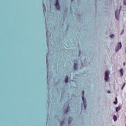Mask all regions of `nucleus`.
Segmentation results:
<instances>
[{"label": "nucleus", "instance_id": "f257e3e1", "mask_svg": "<svg viewBox=\"0 0 126 126\" xmlns=\"http://www.w3.org/2000/svg\"><path fill=\"white\" fill-rule=\"evenodd\" d=\"M122 49V43L120 42L118 43L117 47L115 48L116 52H118L119 50Z\"/></svg>", "mask_w": 126, "mask_h": 126}, {"label": "nucleus", "instance_id": "f03ea898", "mask_svg": "<svg viewBox=\"0 0 126 126\" xmlns=\"http://www.w3.org/2000/svg\"><path fill=\"white\" fill-rule=\"evenodd\" d=\"M109 73H110V72L108 71H106L105 72V81H108V80L109 79Z\"/></svg>", "mask_w": 126, "mask_h": 126}, {"label": "nucleus", "instance_id": "7ed1b4c3", "mask_svg": "<svg viewBox=\"0 0 126 126\" xmlns=\"http://www.w3.org/2000/svg\"><path fill=\"white\" fill-rule=\"evenodd\" d=\"M55 5L56 6V8L58 10H60V4L59 3V0H56V3L55 4Z\"/></svg>", "mask_w": 126, "mask_h": 126}, {"label": "nucleus", "instance_id": "20e7f679", "mask_svg": "<svg viewBox=\"0 0 126 126\" xmlns=\"http://www.w3.org/2000/svg\"><path fill=\"white\" fill-rule=\"evenodd\" d=\"M82 100H83V102L84 104L85 109H86V104H85V103H86V101H85V98H84V96H83Z\"/></svg>", "mask_w": 126, "mask_h": 126}, {"label": "nucleus", "instance_id": "39448f33", "mask_svg": "<svg viewBox=\"0 0 126 126\" xmlns=\"http://www.w3.org/2000/svg\"><path fill=\"white\" fill-rule=\"evenodd\" d=\"M123 68H121L120 69V72H121V76H123V75H124V72H123Z\"/></svg>", "mask_w": 126, "mask_h": 126}, {"label": "nucleus", "instance_id": "423d86ee", "mask_svg": "<svg viewBox=\"0 0 126 126\" xmlns=\"http://www.w3.org/2000/svg\"><path fill=\"white\" fill-rule=\"evenodd\" d=\"M65 83H67L68 82V76H66V78L65 79Z\"/></svg>", "mask_w": 126, "mask_h": 126}, {"label": "nucleus", "instance_id": "0eeeda50", "mask_svg": "<svg viewBox=\"0 0 126 126\" xmlns=\"http://www.w3.org/2000/svg\"><path fill=\"white\" fill-rule=\"evenodd\" d=\"M74 68L75 70H76V69H77V65L76 64V63L74 64Z\"/></svg>", "mask_w": 126, "mask_h": 126}, {"label": "nucleus", "instance_id": "6e6552de", "mask_svg": "<svg viewBox=\"0 0 126 126\" xmlns=\"http://www.w3.org/2000/svg\"><path fill=\"white\" fill-rule=\"evenodd\" d=\"M113 120H114V122H116V121H117V116L114 115Z\"/></svg>", "mask_w": 126, "mask_h": 126}, {"label": "nucleus", "instance_id": "1a4fd4ad", "mask_svg": "<svg viewBox=\"0 0 126 126\" xmlns=\"http://www.w3.org/2000/svg\"><path fill=\"white\" fill-rule=\"evenodd\" d=\"M116 110V112H118V111H120V110H121V107H117Z\"/></svg>", "mask_w": 126, "mask_h": 126}, {"label": "nucleus", "instance_id": "9d476101", "mask_svg": "<svg viewBox=\"0 0 126 126\" xmlns=\"http://www.w3.org/2000/svg\"><path fill=\"white\" fill-rule=\"evenodd\" d=\"M126 86V83H124L123 86H122L121 89L122 90H123V89H124V88Z\"/></svg>", "mask_w": 126, "mask_h": 126}, {"label": "nucleus", "instance_id": "9b49d317", "mask_svg": "<svg viewBox=\"0 0 126 126\" xmlns=\"http://www.w3.org/2000/svg\"><path fill=\"white\" fill-rule=\"evenodd\" d=\"M124 32H125V30H123L121 32V35H123L124 34Z\"/></svg>", "mask_w": 126, "mask_h": 126}, {"label": "nucleus", "instance_id": "f8f14e48", "mask_svg": "<svg viewBox=\"0 0 126 126\" xmlns=\"http://www.w3.org/2000/svg\"><path fill=\"white\" fill-rule=\"evenodd\" d=\"M69 107H67V109L66 110L65 112H64V113H68V109H69Z\"/></svg>", "mask_w": 126, "mask_h": 126}, {"label": "nucleus", "instance_id": "ddd939ff", "mask_svg": "<svg viewBox=\"0 0 126 126\" xmlns=\"http://www.w3.org/2000/svg\"><path fill=\"white\" fill-rule=\"evenodd\" d=\"M113 37H115V35H114V34L110 35V37L111 38H113Z\"/></svg>", "mask_w": 126, "mask_h": 126}, {"label": "nucleus", "instance_id": "4468645a", "mask_svg": "<svg viewBox=\"0 0 126 126\" xmlns=\"http://www.w3.org/2000/svg\"><path fill=\"white\" fill-rule=\"evenodd\" d=\"M124 4L126 5V0H124Z\"/></svg>", "mask_w": 126, "mask_h": 126}, {"label": "nucleus", "instance_id": "2eb2a0df", "mask_svg": "<svg viewBox=\"0 0 126 126\" xmlns=\"http://www.w3.org/2000/svg\"><path fill=\"white\" fill-rule=\"evenodd\" d=\"M114 104H115V105H117L118 104V101H114Z\"/></svg>", "mask_w": 126, "mask_h": 126}, {"label": "nucleus", "instance_id": "dca6fc26", "mask_svg": "<svg viewBox=\"0 0 126 126\" xmlns=\"http://www.w3.org/2000/svg\"><path fill=\"white\" fill-rule=\"evenodd\" d=\"M115 101H116V102H117V101H118V98H117V97L115 98Z\"/></svg>", "mask_w": 126, "mask_h": 126}, {"label": "nucleus", "instance_id": "f3484780", "mask_svg": "<svg viewBox=\"0 0 126 126\" xmlns=\"http://www.w3.org/2000/svg\"><path fill=\"white\" fill-rule=\"evenodd\" d=\"M115 16H116V17H117V11H116V12H115Z\"/></svg>", "mask_w": 126, "mask_h": 126}, {"label": "nucleus", "instance_id": "a211bd4d", "mask_svg": "<svg viewBox=\"0 0 126 126\" xmlns=\"http://www.w3.org/2000/svg\"><path fill=\"white\" fill-rule=\"evenodd\" d=\"M82 93H83V95H84V91H83L82 92Z\"/></svg>", "mask_w": 126, "mask_h": 126}, {"label": "nucleus", "instance_id": "6ab92c4d", "mask_svg": "<svg viewBox=\"0 0 126 126\" xmlns=\"http://www.w3.org/2000/svg\"><path fill=\"white\" fill-rule=\"evenodd\" d=\"M107 92L108 93H111V92L110 91H108Z\"/></svg>", "mask_w": 126, "mask_h": 126}, {"label": "nucleus", "instance_id": "aec40b11", "mask_svg": "<svg viewBox=\"0 0 126 126\" xmlns=\"http://www.w3.org/2000/svg\"><path fill=\"white\" fill-rule=\"evenodd\" d=\"M124 65H126V63H124Z\"/></svg>", "mask_w": 126, "mask_h": 126}, {"label": "nucleus", "instance_id": "412c9836", "mask_svg": "<svg viewBox=\"0 0 126 126\" xmlns=\"http://www.w3.org/2000/svg\"><path fill=\"white\" fill-rule=\"evenodd\" d=\"M125 53H126V47L125 48Z\"/></svg>", "mask_w": 126, "mask_h": 126}, {"label": "nucleus", "instance_id": "4be33fe9", "mask_svg": "<svg viewBox=\"0 0 126 126\" xmlns=\"http://www.w3.org/2000/svg\"><path fill=\"white\" fill-rule=\"evenodd\" d=\"M121 8H122V6L120 7V10H121Z\"/></svg>", "mask_w": 126, "mask_h": 126}, {"label": "nucleus", "instance_id": "5701e85b", "mask_svg": "<svg viewBox=\"0 0 126 126\" xmlns=\"http://www.w3.org/2000/svg\"><path fill=\"white\" fill-rule=\"evenodd\" d=\"M45 9H46V7H44Z\"/></svg>", "mask_w": 126, "mask_h": 126}, {"label": "nucleus", "instance_id": "b1692460", "mask_svg": "<svg viewBox=\"0 0 126 126\" xmlns=\"http://www.w3.org/2000/svg\"><path fill=\"white\" fill-rule=\"evenodd\" d=\"M72 0H71V1H72Z\"/></svg>", "mask_w": 126, "mask_h": 126}]
</instances>
